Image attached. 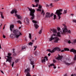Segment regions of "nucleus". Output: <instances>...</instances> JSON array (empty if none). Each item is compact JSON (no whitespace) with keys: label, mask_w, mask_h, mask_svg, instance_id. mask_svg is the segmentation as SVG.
Instances as JSON below:
<instances>
[{"label":"nucleus","mask_w":76,"mask_h":76,"mask_svg":"<svg viewBox=\"0 0 76 76\" xmlns=\"http://www.w3.org/2000/svg\"><path fill=\"white\" fill-rule=\"evenodd\" d=\"M12 32L14 34H13V36H14L16 38H18L19 37L22 35V34L19 31L18 29H15Z\"/></svg>","instance_id":"obj_1"},{"label":"nucleus","mask_w":76,"mask_h":76,"mask_svg":"<svg viewBox=\"0 0 76 76\" xmlns=\"http://www.w3.org/2000/svg\"><path fill=\"white\" fill-rule=\"evenodd\" d=\"M29 11H30V15L31 16V17L30 18V19L31 20H33L35 18V15H34V13L35 12V10H33L32 8H30L29 7H27Z\"/></svg>","instance_id":"obj_2"},{"label":"nucleus","mask_w":76,"mask_h":76,"mask_svg":"<svg viewBox=\"0 0 76 76\" xmlns=\"http://www.w3.org/2000/svg\"><path fill=\"white\" fill-rule=\"evenodd\" d=\"M56 34H53L51 36V37L49 39L50 41H52L53 39H55L54 41V42L57 43L58 42V41H60V39H59V38L57 37H54V36H56Z\"/></svg>","instance_id":"obj_3"},{"label":"nucleus","mask_w":76,"mask_h":76,"mask_svg":"<svg viewBox=\"0 0 76 76\" xmlns=\"http://www.w3.org/2000/svg\"><path fill=\"white\" fill-rule=\"evenodd\" d=\"M62 25L64 26V27L63 28V33H61L62 34H63V33L64 34H66V32H67V34H70L71 33V31H70V30H67V27L66 26V24H63Z\"/></svg>","instance_id":"obj_4"},{"label":"nucleus","mask_w":76,"mask_h":76,"mask_svg":"<svg viewBox=\"0 0 76 76\" xmlns=\"http://www.w3.org/2000/svg\"><path fill=\"white\" fill-rule=\"evenodd\" d=\"M17 12H18L17 11V10L16 9H14L11 12V14H13L14 13L15 14V16H16L17 17V18H18V19H21V17L20 15H18V14H16L17 13Z\"/></svg>","instance_id":"obj_5"},{"label":"nucleus","mask_w":76,"mask_h":76,"mask_svg":"<svg viewBox=\"0 0 76 76\" xmlns=\"http://www.w3.org/2000/svg\"><path fill=\"white\" fill-rule=\"evenodd\" d=\"M8 56H6V57L7 58L6 59V62L8 61L9 63H12V58L10 56H12V53H8Z\"/></svg>","instance_id":"obj_6"},{"label":"nucleus","mask_w":76,"mask_h":76,"mask_svg":"<svg viewBox=\"0 0 76 76\" xmlns=\"http://www.w3.org/2000/svg\"><path fill=\"white\" fill-rule=\"evenodd\" d=\"M63 12V10L61 9H60L59 10H56V14L58 16V19L60 20L61 18V16L60 15H62V13L61 12Z\"/></svg>","instance_id":"obj_7"},{"label":"nucleus","mask_w":76,"mask_h":76,"mask_svg":"<svg viewBox=\"0 0 76 76\" xmlns=\"http://www.w3.org/2000/svg\"><path fill=\"white\" fill-rule=\"evenodd\" d=\"M28 59L30 60L31 62L30 64L32 65V67L33 69L34 68V67L35 66V65H34V58L31 56H29L28 57Z\"/></svg>","instance_id":"obj_8"},{"label":"nucleus","mask_w":76,"mask_h":76,"mask_svg":"<svg viewBox=\"0 0 76 76\" xmlns=\"http://www.w3.org/2000/svg\"><path fill=\"white\" fill-rule=\"evenodd\" d=\"M53 15H54V13H52L50 15V13L48 12L46 13L45 18H50V17L51 18Z\"/></svg>","instance_id":"obj_9"},{"label":"nucleus","mask_w":76,"mask_h":76,"mask_svg":"<svg viewBox=\"0 0 76 76\" xmlns=\"http://www.w3.org/2000/svg\"><path fill=\"white\" fill-rule=\"evenodd\" d=\"M58 57L56 58V59H57V60H61L62 59V58H63V56H60V55L59 54H58Z\"/></svg>","instance_id":"obj_10"},{"label":"nucleus","mask_w":76,"mask_h":76,"mask_svg":"<svg viewBox=\"0 0 76 76\" xmlns=\"http://www.w3.org/2000/svg\"><path fill=\"white\" fill-rule=\"evenodd\" d=\"M24 22H25L27 24H28V23H29V20L26 17L25 18Z\"/></svg>","instance_id":"obj_11"},{"label":"nucleus","mask_w":76,"mask_h":76,"mask_svg":"<svg viewBox=\"0 0 76 76\" xmlns=\"http://www.w3.org/2000/svg\"><path fill=\"white\" fill-rule=\"evenodd\" d=\"M53 50L54 51V52L56 51V50H57L58 51H61V49L59 48L56 47L54 48Z\"/></svg>","instance_id":"obj_12"},{"label":"nucleus","mask_w":76,"mask_h":76,"mask_svg":"<svg viewBox=\"0 0 76 76\" xmlns=\"http://www.w3.org/2000/svg\"><path fill=\"white\" fill-rule=\"evenodd\" d=\"M70 52H73L75 54H76V50L74 49H72L70 50Z\"/></svg>","instance_id":"obj_13"},{"label":"nucleus","mask_w":76,"mask_h":76,"mask_svg":"<svg viewBox=\"0 0 76 76\" xmlns=\"http://www.w3.org/2000/svg\"><path fill=\"white\" fill-rule=\"evenodd\" d=\"M39 0H35L34 1L36 4V7H37L38 6V4L39 3Z\"/></svg>","instance_id":"obj_14"},{"label":"nucleus","mask_w":76,"mask_h":76,"mask_svg":"<svg viewBox=\"0 0 76 76\" xmlns=\"http://www.w3.org/2000/svg\"><path fill=\"white\" fill-rule=\"evenodd\" d=\"M14 28V25H10V29L11 32H12V29Z\"/></svg>","instance_id":"obj_15"},{"label":"nucleus","mask_w":76,"mask_h":76,"mask_svg":"<svg viewBox=\"0 0 76 76\" xmlns=\"http://www.w3.org/2000/svg\"><path fill=\"white\" fill-rule=\"evenodd\" d=\"M46 51H48L49 52H50L51 53H54V49H53L51 51V50L50 49H47L46 50Z\"/></svg>","instance_id":"obj_16"},{"label":"nucleus","mask_w":76,"mask_h":76,"mask_svg":"<svg viewBox=\"0 0 76 76\" xmlns=\"http://www.w3.org/2000/svg\"><path fill=\"white\" fill-rule=\"evenodd\" d=\"M64 64H66V65H67L68 66H69V65H70V64H72V63H68L67 62H66V61H64Z\"/></svg>","instance_id":"obj_17"},{"label":"nucleus","mask_w":76,"mask_h":76,"mask_svg":"<svg viewBox=\"0 0 76 76\" xmlns=\"http://www.w3.org/2000/svg\"><path fill=\"white\" fill-rule=\"evenodd\" d=\"M54 66L53 67V68L54 69H56V66H55V65H54V64H51L50 65V66H49V67H50V66Z\"/></svg>","instance_id":"obj_18"},{"label":"nucleus","mask_w":76,"mask_h":76,"mask_svg":"<svg viewBox=\"0 0 76 76\" xmlns=\"http://www.w3.org/2000/svg\"><path fill=\"white\" fill-rule=\"evenodd\" d=\"M0 14L1 15V18L2 19H4V16L3 15V12H0Z\"/></svg>","instance_id":"obj_19"},{"label":"nucleus","mask_w":76,"mask_h":76,"mask_svg":"<svg viewBox=\"0 0 76 76\" xmlns=\"http://www.w3.org/2000/svg\"><path fill=\"white\" fill-rule=\"evenodd\" d=\"M52 32L54 34H56L57 33V30L55 29H53Z\"/></svg>","instance_id":"obj_20"},{"label":"nucleus","mask_w":76,"mask_h":76,"mask_svg":"<svg viewBox=\"0 0 76 76\" xmlns=\"http://www.w3.org/2000/svg\"><path fill=\"white\" fill-rule=\"evenodd\" d=\"M34 25L36 29H38V28L39 27V26L37 24H34Z\"/></svg>","instance_id":"obj_21"},{"label":"nucleus","mask_w":76,"mask_h":76,"mask_svg":"<svg viewBox=\"0 0 76 76\" xmlns=\"http://www.w3.org/2000/svg\"><path fill=\"white\" fill-rule=\"evenodd\" d=\"M29 38L30 39H32V35L31 33L29 34Z\"/></svg>","instance_id":"obj_22"},{"label":"nucleus","mask_w":76,"mask_h":76,"mask_svg":"<svg viewBox=\"0 0 76 76\" xmlns=\"http://www.w3.org/2000/svg\"><path fill=\"white\" fill-rule=\"evenodd\" d=\"M15 49H13V53H14L13 54V56H16V53H15Z\"/></svg>","instance_id":"obj_23"},{"label":"nucleus","mask_w":76,"mask_h":76,"mask_svg":"<svg viewBox=\"0 0 76 76\" xmlns=\"http://www.w3.org/2000/svg\"><path fill=\"white\" fill-rule=\"evenodd\" d=\"M42 15H43V16H44V15H45V13L44 12V10H42V11L41 12Z\"/></svg>","instance_id":"obj_24"},{"label":"nucleus","mask_w":76,"mask_h":76,"mask_svg":"<svg viewBox=\"0 0 76 76\" xmlns=\"http://www.w3.org/2000/svg\"><path fill=\"white\" fill-rule=\"evenodd\" d=\"M19 59H16L15 61V64L19 62Z\"/></svg>","instance_id":"obj_25"},{"label":"nucleus","mask_w":76,"mask_h":76,"mask_svg":"<svg viewBox=\"0 0 76 76\" xmlns=\"http://www.w3.org/2000/svg\"><path fill=\"white\" fill-rule=\"evenodd\" d=\"M57 35L58 36V37H61V36H60V32H58L57 33Z\"/></svg>","instance_id":"obj_26"},{"label":"nucleus","mask_w":76,"mask_h":76,"mask_svg":"<svg viewBox=\"0 0 76 76\" xmlns=\"http://www.w3.org/2000/svg\"><path fill=\"white\" fill-rule=\"evenodd\" d=\"M45 60H46L45 59H42V60L41 61L42 63H44V62H45Z\"/></svg>","instance_id":"obj_27"},{"label":"nucleus","mask_w":76,"mask_h":76,"mask_svg":"<svg viewBox=\"0 0 76 76\" xmlns=\"http://www.w3.org/2000/svg\"><path fill=\"white\" fill-rule=\"evenodd\" d=\"M26 48V47H25L24 46H23L22 47L21 50H24V49H25Z\"/></svg>","instance_id":"obj_28"},{"label":"nucleus","mask_w":76,"mask_h":76,"mask_svg":"<svg viewBox=\"0 0 76 76\" xmlns=\"http://www.w3.org/2000/svg\"><path fill=\"white\" fill-rule=\"evenodd\" d=\"M28 45H32V44H33V42H29L28 43Z\"/></svg>","instance_id":"obj_29"},{"label":"nucleus","mask_w":76,"mask_h":76,"mask_svg":"<svg viewBox=\"0 0 76 76\" xmlns=\"http://www.w3.org/2000/svg\"><path fill=\"white\" fill-rule=\"evenodd\" d=\"M64 51H69V48H64Z\"/></svg>","instance_id":"obj_30"},{"label":"nucleus","mask_w":76,"mask_h":76,"mask_svg":"<svg viewBox=\"0 0 76 76\" xmlns=\"http://www.w3.org/2000/svg\"><path fill=\"white\" fill-rule=\"evenodd\" d=\"M67 13V10H64L63 14H66Z\"/></svg>","instance_id":"obj_31"},{"label":"nucleus","mask_w":76,"mask_h":76,"mask_svg":"<svg viewBox=\"0 0 76 76\" xmlns=\"http://www.w3.org/2000/svg\"><path fill=\"white\" fill-rule=\"evenodd\" d=\"M56 19V15H54V18H53V20H55Z\"/></svg>","instance_id":"obj_32"},{"label":"nucleus","mask_w":76,"mask_h":76,"mask_svg":"<svg viewBox=\"0 0 76 76\" xmlns=\"http://www.w3.org/2000/svg\"><path fill=\"white\" fill-rule=\"evenodd\" d=\"M32 22H33V23H37V22L36 20H33Z\"/></svg>","instance_id":"obj_33"},{"label":"nucleus","mask_w":76,"mask_h":76,"mask_svg":"<svg viewBox=\"0 0 76 76\" xmlns=\"http://www.w3.org/2000/svg\"><path fill=\"white\" fill-rule=\"evenodd\" d=\"M42 6L40 5H39V9H42Z\"/></svg>","instance_id":"obj_34"},{"label":"nucleus","mask_w":76,"mask_h":76,"mask_svg":"<svg viewBox=\"0 0 76 76\" xmlns=\"http://www.w3.org/2000/svg\"><path fill=\"white\" fill-rule=\"evenodd\" d=\"M74 61L76 60V55H75V57L74 58Z\"/></svg>","instance_id":"obj_35"},{"label":"nucleus","mask_w":76,"mask_h":76,"mask_svg":"<svg viewBox=\"0 0 76 76\" xmlns=\"http://www.w3.org/2000/svg\"><path fill=\"white\" fill-rule=\"evenodd\" d=\"M42 29H41V30H40L39 31V34H41L42 33Z\"/></svg>","instance_id":"obj_36"},{"label":"nucleus","mask_w":76,"mask_h":76,"mask_svg":"<svg viewBox=\"0 0 76 76\" xmlns=\"http://www.w3.org/2000/svg\"><path fill=\"white\" fill-rule=\"evenodd\" d=\"M68 62H70V59L69 58L67 59Z\"/></svg>","instance_id":"obj_37"},{"label":"nucleus","mask_w":76,"mask_h":76,"mask_svg":"<svg viewBox=\"0 0 76 76\" xmlns=\"http://www.w3.org/2000/svg\"><path fill=\"white\" fill-rule=\"evenodd\" d=\"M17 22L19 23H20V24H22V23L20 20H18V21H17Z\"/></svg>","instance_id":"obj_38"},{"label":"nucleus","mask_w":76,"mask_h":76,"mask_svg":"<svg viewBox=\"0 0 76 76\" xmlns=\"http://www.w3.org/2000/svg\"><path fill=\"white\" fill-rule=\"evenodd\" d=\"M37 51H36L35 53H34V55H35V56H37Z\"/></svg>","instance_id":"obj_39"},{"label":"nucleus","mask_w":76,"mask_h":76,"mask_svg":"<svg viewBox=\"0 0 76 76\" xmlns=\"http://www.w3.org/2000/svg\"><path fill=\"white\" fill-rule=\"evenodd\" d=\"M37 12H41V10L40 9H38L37 10Z\"/></svg>","instance_id":"obj_40"},{"label":"nucleus","mask_w":76,"mask_h":76,"mask_svg":"<svg viewBox=\"0 0 76 76\" xmlns=\"http://www.w3.org/2000/svg\"><path fill=\"white\" fill-rule=\"evenodd\" d=\"M57 28L58 31H60V28L59 27H58Z\"/></svg>","instance_id":"obj_41"},{"label":"nucleus","mask_w":76,"mask_h":76,"mask_svg":"<svg viewBox=\"0 0 76 76\" xmlns=\"http://www.w3.org/2000/svg\"><path fill=\"white\" fill-rule=\"evenodd\" d=\"M34 48H35L34 49V51H35V50H36V48H37V46H34Z\"/></svg>","instance_id":"obj_42"},{"label":"nucleus","mask_w":76,"mask_h":76,"mask_svg":"<svg viewBox=\"0 0 76 76\" xmlns=\"http://www.w3.org/2000/svg\"><path fill=\"white\" fill-rule=\"evenodd\" d=\"M43 58H46L47 61L48 60V59H47V57L45 56V57Z\"/></svg>","instance_id":"obj_43"},{"label":"nucleus","mask_w":76,"mask_h":76,"mask_svg":"<svg viewBox=\"0 0 76 76\" xmlns=\"http://www.w3.org/2000/svg\"><path fill=\"white\" fill-rule=\"evenodd\" d=\"M73 22L76 23V20H72Z\"/></svg>","instance_id":"obj_44"},{"label":"nucleus","mask_w":76,"mask_h":76,"mask_svg":"<svg viewBox=\"0 0 76 76\" xmlns=\"http://www.w3.org/2000/svg\"><path fill=\"white\" fill-rule=\"evenodd\" d=\"M13 65H14V62H12V67H13Z\"/></svg>","instance_id":"obj_45"},{"label":"nucleus","mask_w":76,"mask_h":76,"mask_svg":"<svg viewBox=\"0 0 76 76\" xmlns=\"http://www.w3.org/2000/svg\"><path fill=\"white\" fill-rule=\"evenodd\" d=\"M32 7H36V6L35 5H34V4H32Z\"/></svg>","instance_id":"obj_46"},{"label":"nucleus","mask_w":76,"mask_h":76,"mask_svg":"<svg viewBox=\"0 0 76 76\" xmlns=\"http://www.w3.org/2000/svg\"><path fill=\"white\" fill-rule=\"evenodd\" d=\"M53 63H56V60H53Z\"/></svg>","instance_id":"obj_47"},{"label":"nucleus","mask_w":76,"mask_h":76,"mask_svg":"<svg viewBox=\"0 0 76 76\" xmlns=\"http://www.w3.org/2000/svg\"><path fill=\"white\" fill-rule=\"evenodd\" d=\"M68 43H69V44H70L71 43V42H70V40H69L68 41Z\"/></svg>","instance_id":"obj_48"},{"label":"nucleus","mask_w":76,"mask_h":76,"mask_svg":"<svg viewBox=\"0 0 76 76\" xmlns=\"http://www.w3.org/2000/svg\"><path fill=\"white\" fill-rule=\"evenodd\" d=\"M1 72L2 73H3V74H4V72H3L1 70H0Z\"/></svg>","instance_id":"obj_49"},{"label":"nucleus","mask_w":76,"mask_h":76,"mask_svg":"<svg viewBox=\"0 0 76 76\" xmlns=\"http://www.w3.org/2000/svg\"><path fill=\"white\" fill-rule=\"evenodd\" d=\"M61 52H64V50H61Z\"/></svg>","instance_id":"obj_50"},{"label":"nucleus","mask_w":76,"mask_h":76,"mask_svg":"<svg viewBox=\"0 0 76 76\" xmlns=\"http://www.w3.org/2000/svg\"><path fill=\"white\" fill-rule=\"evenodd\" d=\"M50 6H51V7H53V4H50Z\"/></svg>","instance_id":"obj_51"},{"label":"nucleus","mask_w":76,"mask_h":76,"mask_svg":"<svg viewBox=\"0 0 76 76\" xmlns=\"http://www.w3.org/2000/svg\"><path fill=\"white\" fill-rule=\"evenodd\" d=\"M3 37L4 38H6V36H4V35H3Z\"/></svg>","instance_id":"obj_52"},{"label":"nucleus","mask_w":76,"mask_h":76,"mask_svg":"<svg viewBox=\"0 0 76 76\" xmlns=\"http://www.w3.org/2000/svg\"><path fill=\"white\" fill-rule=\"evenodd\" d=\"M2 24H1L0 25V28H1L2 27Z\"/></svg>","instance_id":"obj_53"},{"label":"nucleus","mask_w":76,"mask_h":76,"mask_svg":"<svg viewBox=\"0 0 76 76\" xmlns=\"http://www.w3.org/2000/svg\"><path fill=\"white\" fill-rule=\"evenodd\" d=\"M50 55H51V53H49L48 54V56H50Z\"/></svg>","instance_id":"obj_54"},{"label":"nucleus","mask_w":76,"mask_h":76,"mask_svg":"<svg viewBox=\"0 0 76 76\" xmlns=\"http://www.w3.org/2000/svg\"><path fill=\"white\" fill-rule=\"evenodd\" d=\"M46 7H48L49 6H48V5L46 4Z\"/></svg>","instance_id":"obj_55"},{"label":"nucleus","mask_w":76,"mask_h":76,"mask_svg":"<svg viewBox=\"0 0 76 76\" xmlns=\"http://www.w3.org/2000/svg\"><path fill=\"white\" fill-rule=\"evenodd\" d=\"M64 76H67V74H65V75Z\"/></svg>","instance_id":"obj_56"},{"label":"nucleus","mask_w":76,"mask_h":76,"mask_svg":"<svg viewBox=\"0 0 76 76\" xmlns=\"http://www.w3.org/2000/svg\"><path fill=\"white\" fill-rule=\"evenodd\" d=\"M0 48L1 49V45H0Z\"/></svg>","instance_id":"obj_57"},{"label":"nucleus","mask_w":76,"mask_h":76,"mask_svg":"<svg viewBox=\"0 0 76 76\" xmlns=\"http://www.w3.org/2000/svg\"><path fill=\"white\" fill-rule=\"evenodd\" d=\"M71 15H72V16H73L74 15V14H71Z\"/></svg>","instance_id":"obj_58"},{"label":"nucleus","mask_w":76,"mask_h":76,"mask_svg":"<svg viewBox=\"0 0 76 76\" xmlns=\"http://www.w3.org/2000/svg\"><path fill=\"white\" fill-rule=\"evenodd\" d=\"M35 40H37V38H36V37H35Z\"/></svg>","instance_id":"obj_59"},{"label":"nucleus","mask_w":76,"mask_h":76,"mask_svg":"<svg viewBox=\"0 0 76 76\" xmlns=\"http://www.w3.org/2000/svg\"><path fill=\"white\" fill-rule=\"evenodd\" d=\"M5 28V27L4 26L3 28V29H4Z\"/></svg>","instance_id":"obj_60"},{"label":"nucleus","mask_w":76,"mask_h":76,"mask_svg":"<svg viewBox=\"0 0 76 76\" xmlns=\"http://www.w3.org/2000/svg\"><path fill=\"white\" fill-rule=\"evenodd\" d=\"M71 76H74V75H73L72 74L71 75Z\"/></svg>","instance_id":"obj_61"},{"label":"nucleus","mask_w":76,"mask_h":76,"mask_svg":"<svg viewBox=\"0 0 76 76\" xmlns=\"http://www.w3.org/2000/svg\"><path fill=\"white\" fill-rule=\"evenodd\" d=\"M32 42H34V40H32Z\"/></svg>","instance_id":"obj_62"},{"label":"nucleus","mask_w":76,"mask_h":76,"mask_svg":"<svg viewBox=\"0 0 76 76\" xmlns=\"http://www.w3.org/2000/svg\"><path fill=\"white\" fill-rule=\"evenodd\" d=\"M17 76H19V75H18V74H17Z\"/></svg>","instance_id":"obj_63"},{"label":"nucleus","mask_w":76,"mask_h":76,"mask_svg":"<svg viewBox=\"0 0 76 76\" xmlns=\"http://www.w3.org/2000/svg\"><path fill=\"white\" fill-rule=\"evenodd\" d=\"M74 76H76V74L74 75Z\"/></svg>","instance_id":"obj_64"}]
</instances>
